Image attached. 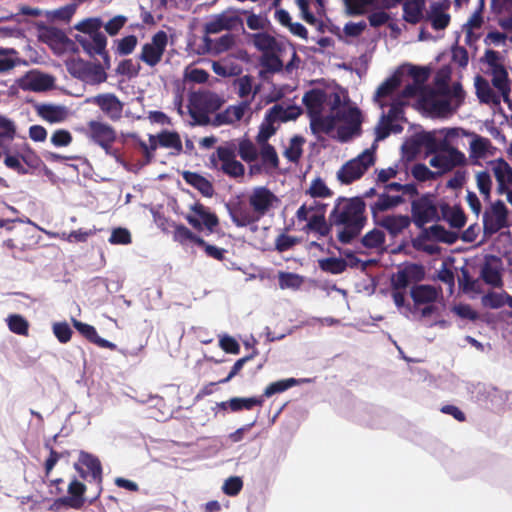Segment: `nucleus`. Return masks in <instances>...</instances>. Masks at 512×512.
Wrapping results in <instances>:
<instances>
[{
  "mask_svg": "<svg viewBox=\"0 0 512 512\" xmlns=\"http://www.w3.org/2000/svg\"><path fill=\"white\" fill-rule=\"evenodd\" d=\"M382 122H395L404 120L403 102L400 99H394L390 104V109L387 113L381 114Z\"/></svg>",
  "mask_w": 512,
  "mask_h": 512,
  "instance_id": "53",
  "label": "nucleus"
},
{
  "mask_svg": "<svg viewBox=\"0 0 512 512\" xmlns=\"http://www.w3.org/2000/svg\"><path fill=\"white\" fill-rule=\"evenodd\" d=\"M173 239L182 245L186 244L187 242H193L196 245L204 244V240L201 237L195 235L189 228H187L183 224H178L175 226Z\"/></svg>",
  "mask_w": 512,
  "mask_h": 512,
  "instance_id": "42",
  "label": "nucleus"
},
{
  "mask_svg": "<svg viewBox=\"0 0 512 512\" xmlns=\"http://www.w3.org/2000/svg\"><path fill=\"white\" fill-rule=\"evenodd\" d=\"M54 84V78L44 73H30L22 78L20 85L25 90L45 91Z\"/></svg>",
  "mask_w": 512,
  "mask_h": 512,
  "instance_id": "21",
  "label": "nucleus"
},
{
  "mask_svg": "<svg viewBox=\"0 0 512 512\" xmlns=\"http://www.w3.org/2000/svg\"><path fill=\"white\" fill-rule=\"evenodd\" d=\"M312 198H326L332 195L331 190L327 187L325 182L320 178H315L307 191Z\"/></svg>",
  "mask_w": 512,
  "mask_h": 512,
  "instance_id": "57",
  "label": "nucleus"
},
{
  "mask_svg": "<svg viewBox=\"0 0 512 512\" xmlns=\"http://www.w3.org/2000/svg\"><path fill=\"white\" fill-rule=\"evenodd\" d=\"M226 208L232 222L237 227H247L248 224H253V222H258L260 220L252 209L249 210L240 202L235 204L227 203Z\"/></svg>",
  "mask_w": 512,
  "mask_h": 512,
  "instance_id": "20",
  "label": "nucleus"
},
{
  "mask_svg": "<svg viewBox=\"0 0 512 512\" xmlns=\"http://www.w3.org/2000/svg\"><path fill=\"white\" fill-rule=\"evenodd\" d=\"M167 42L168 37L166 32L162 30L158 31L153 35L150 43L143 45L139 59L147 65L154 67L160 62L167 46Z\"/></svg>",
  "mask_w": 512,
  "mask_h": 512,
  "instance_id": "9",
  "label": "nucleus"
},
{
  "mask_svg": "<svg viewBox=\"0 0 512 512\" xmlns=\"http://www.w3.org/2000/svg\"><path fill=\"white\" fill-rule=\"evenodd\" d=\"M492 171L498 183H507L512 186V167L503 158L490 162Z\"/></svg>",
  "mask_w": 512,
  "mask_h": 512,
  "instance_id": "37",
  "label": "nucleus"
},
{
  "mask_svg": "<svg viewBox=\"0 0 512 512\" xmlns=\"http://www.w3.org/2000/svg\"><path fill=\"white\" fill-rule=\"evenodd\" d=\"M278 202V197L265 186L255 187L248 196V203L259 219L263 218Z\"/></svg>",
  "mask_w": 512,
  "mask_h": 512,
  "instance_id": "8",
  "label": "nucleus"
},
{
  "mask_svg": "<svg viewBox=\"0 0 512 512\" xmlns=\"http://www.w3.org/2000/svg\"><path fill=\"white\" fill-rule=\"evenodd\" d=\"M319 267L321 270L332 273L340 274L347 268V261L342 258L330 257L319 260Z\"/></svg>",
  "mask_w": 512,
  "mask_h": 512,
  "instance_id": "47",
  "label": "nucleus"
},
{
  "mask_svg": "<svg viewBox=\"0 0 512 512\" xmlns=\"http://www.w3.org/2000/svg\"><path fill=\"white\" fill-rule=\"evenodd\" d=\"M410 218L418 228H423L429 222L440 220L437 206L430 193H425L411 202Z\"/></svg>",
  "mask_w": 512,
  "mask_h": 512,
  "instance_id": "5",
  "label": "nucleus"
},
{
  "mask_svg": "<svg viewBox=\"0 0 512 512\" xmlns=\"http://www.w3.org/2000/svg\"><path fill=\"white\" fill-rule=\"evenodd\" d=\"M338 119L346 122V125L337 128L336 138L340 142H347L355 135L361 132V112L357 107H348L343 111H338Z\"/></svg>",
  "mask_w": 512,
  "mask_h": 512,
  "instance_id": "7",
  "label": "nucleus"
},
{
  "mask_svg": "<svg viewBox=\"0 0 512 512\" xmlns=\"http://www.w3.org/2000/svg\"><path fill=\"white\" fill-rule=\"evenodd\" d=\"M483 233L486 237H491L502 229L509 228V210L502 200H497L483 213Z\"/></svg>",
  "mask_w": 512,
  "mask_h": 512,
  "instance_id": "3",
  "label": "nucleus"
},
{
  "mask_svg": "<svg viewBox=\"0 0 512 512\" xmlns=\"http://www.w3.org/2000/svg\"><path fill=\"white\" fill-rule=\"evenodd\" d=\"M412 176L419 182L428 180H436L440 177V173L430 170L425 164L417 163L411 168Z\"/></svg>",
  "mask_w": 512,
  "mask_h": 512,
  "instance_id": "54",
  "label": "nucleus"
},
{
  "mask_svg": "<svg viewBox=\"0 0 512 512\" xmlns=\"http://www.w3.org/2000/svg\"><path fill=\"white\" fill-rule=\"evenodd\" d=\"M260 65L264 68V71L260 72L261 76L264 72L277 73L283 68L282 60L273 52L263 53L260 58Z\"/></svg>",
  "mask_w": 512,
  "mask_h": 512,
  "instance_id": "43",
  "label": "nucleus"
},
{
  "mask_svg": "<svg viewBox=\"0 0 512 512\" xmlns=\"http://www.w3.org/2000/svg\"><path fill=\"white\" fill-rule=\"evenodd\" d=\"M338 111L334 114L323 116L320 113H315L310 116V129L311 132L320 140V133L330 135L336 128L338 121Z\"/></svg>",
  "mask_w": 512,
  "mask_h": 512,
  "instance_id": "18",
  "label": "nucleus"
},
{
  "mask_svg": "<svg viewBox=\"0 0 512 512\" xmlns=\"http://www.w3.org/2000/svg\"><path fill=\"white\" fill-rule=\"evenodd\" d=\"M264 404V396L252 397H233L229 399L230 411L240 412L243 410H252L254 407H262Z\"/></svg>",
  "mask_w": 512,
  "mask_h": 512,
  "instance_id": "34",
  "label": "nucleus"
},
{
  "mask_svg": "<svg viewBox=\"0 0 512 512\" xmlns=\"http://www.w3.org/2000/svg\"><path fill=\"white\" fill-rule=\"evenodd\" d=\"M72 324L74 328L83 336L85 337L89 342L101 347V348H109V349H115L116 345L104 338H101L95 327L92 325H89L87 323H83L75 318L72 319Z\"/></svg>",
  "mask_w": 512,
  "mask_h": 512,
  "instance_id": "22",
  "label": "nucleus"
},
{
  "mask_svg": "<svg viewBox=\"0 0 512 512\" xmlns=\"http://www.w3.org/2000/svg\"><path fill=\"white\" fill-rule=\"evenodd\" d=\"M447 7L448 4L443 2H433L430 5L428 18L434 30H443L449 25L450 15L444 12Z\"/></svg>",
  "mask_w": 512,
  "mask_h": 512,
  "instance_id": "23",
  "label": "nucleus"
},
{
  "mask_svg": "<svg viewBox=\"0 0 512 512\" xmlns=\"http://www.w3.org/2000/svg\"><path fill=\"white\" fill-rule=\"evenodd\" d=\"M86 487L83 483L74 479L68 486L69 496H64L56 499L50 510L55 511L61 507H70L74 509H81L84 505V493Z\"/></svg>",
  "mask_w": 512,
  "mask_h": 512,
  "instance_id": "11",
  "label": "nucleus"
},
{
  "mask_svg": "<svg viewBox=\"0 0 512 512\" xmlns=\"http://www.w3.org/2000/svg\"><path fill=\"white\" fill-rule=\"evenodd\" d=\"M260 156L265 167L278 168L279 158L275 148L271 144H261Z\"/></svg>",
  "mask_w": 512,
  "mask_h": 512,
  "instance_id": "52",
  "label": "nucleus"
},
{
  "mask_svg": "<svg viewBox=\"0 0 512 512\" xmlns=\"http://www.w3.org/2000/svg\"><path fill=\"white\" fill-rule=\"evenodd\" d=\"M253 77L251 75H243L234 81V86L237 87V93L240 98H246L248 96H251V101L253 100L254 96L258 93L259 88L256 87L255 90H253Z\"/></svg>",
  "mask_w": 512,
  "mask_h": 512,
  "instance_id": "41",
  "label": "nucleus"
},
{
  "mask_svg": "<svg viewBox=\"0 0 512 512\" xmlns=\"http://www.w3.org/2000/svg\"><path fill=\"white\" fill-rule=\"evenodd\" d=\"M507 296L510 295L507 293L489 292L482 297V303L485 307L499 309L503 305H507Z\"/></svg>",
  "mask_w": 512,
  "mask_h": 512,
  "instance_id": "55",
  "label": "nucleus"
},
{
  "mask_svg": "<svg viewBox=\"0 0 512 512\" xmlns=\"http://www.w3.org/2000/svg\"><path fill=\"white\" fill-rule=\"evenodd\" d=\"M330 226L328 225L324 213L312 215L307 222V229L317 232L320 236H327L330 232Z\"/></svg>",
  "mask_w": 512,
  "mask_h": 512,
  "instance_id": "48",
  "label": "nucleus"
},
{
  "mask_svg": "<svg viewBox=\"0 0 512 512\" xmlns=\"http://www.w3.org/2000/svg\"><path fill=\"white\" fill-rule=\"evenodd\" d=\"M19 63L17 51L13 48H0V73L13 69Z\"/></svg>",
  "mask_w": 512,
  "mask_h": 512,
  "instance_id": "44",
  "label": "nucleus"
},
{
  "mask_svg": "<svg viewBox=\"0 0 512 512\" xmlns=\"http://www.w3.org/2000/svg\"><path fill=\"white\" fill-rule=\"evenodd\" d=\"M219 161L222 162L221 170L230 177H240L244 175V165L235 159V151L228 146H219L216 150Z\"/></svg>",
  "mask_w": 512,
  "mask_h": 512,
  "instance_id": "14",
  "label": "nucleus"
},
{
  "mask_svg": "<svg viewBox=\"0 0 512 512\" xmlns=\"http://www.w3.org/2000/svg\"><path fill=\"white\" fill-rule=\"evenodd\" d=\"M102 26H103L102 20L100 18L95 17V18H87V19L81 21L80 23L75 25V29L82 33L91 35V34L100 32V29L102 28Z\"/></svg>",
  "mask_w": 512,
  "mask_h": 512,
  "instance_id": "58",
  "label": "nucleus"
},
{
  "mask_svg": "<svg viewBox=\"0 0 512 512\" xmlns=\"http://www.w3.org/2000/svg\"><path fill=\"white\" fill-rule=\"evenodd\" d=\"M310 381H311L310 379H306V378L305 379L287 378V379L275 381V382L270 383L265 388L262 396H264V399L269 398L275 394L282 393V392L288 390L289 388H292L302 382L308 383Z\"/></svg>",
  "mask_w": 512,
  "mask_h": 512,
  "instance_id": "35",
  "label": "nucleus"
},
{
  "mask_svg": "<svg viewBox=\"0 0 512 512\" xmlns=\"http://www.w3.org/2000/svg\"><path fill=\"white\" fill-rule=\"evenodd\" d=\"M182 177L186 181V183L197 189L204 197L213 196V184L202 175L196 172L183 171Z\"/></svg>",
  "mask_w": 512,
  "mask_h": 512,
  "instance_id": "24",
  "label": "nucleus"
},
{
  "mask_svg": "<svg viewBox=\"0 0 512 512\" xmlns=\"http://www.w3.org/2000/svg\"><path fill=\"white\" fill-rule=\"evenodd\" d=\"M300 114V111L293 106H289L287 108L283 107L280 104H275L270 109L267 110L265 117L266 120L270 122H287L290 120H295Z\"/></svg>",
  "mask_w": 512,
  "mask_h": 512,
  "instance_id": "26",
  "label": "nucleus"
},
{
  "mask_svg": "<svg viewBox=\"0 0 512 512\" xmlns=\"http://www.w3.org/2000/svg\"><path fill=\"white\" fill-rule=\"evenodd\" d=\"M78 460L80 465L88 469L92 479L100 484L102 482V465L98 457L91 453L80 451Z\"/></svg>",
  "mask_w": 512,
  "mask_h": 512,
  "instance_id": "30",
  "label": "nucleus"
},
{
  "mask_svg": "<svg viewBox=\"0 0 512 512\" xmlns=\"http://www.w3.org/2000/svg\"><path fill=\"white\" fill-rule=\"evenodd\" d=\"M251 100H243L237 105L228 106L223 112L216 114L213 124L221 126L240 121L250 107Z\"/></svg>",
  "mask_w": 512,
  "mask_h": 512,
  "instance_id": "17",
  "label": "nucleus"
},
{
  "mask_svg": "<svg viewBox=\"0 0 512 512\" xmlns=\"http://www.w3.org/2000/svg\"><path fill=\"white\" fill-rule=\"evenodd\" d=\"M76 11L74 4H68L58 9L47 11L46 16L50 20L69 21Z\"/></svg>",
  "mask_w": 512,
  "mask_h": 512,
  "instance_id": "59",
  "label": "nucleus"
},
{
  "mask_svg": "<svg viewBox=\"0 0 512 512\" xmlns=\"http://www.w3.org/2000/svg\"><path fill=\"white\" fill-rule=\"evenodd\" d=\"M424 0H407L403 3V19L410 23H418L423 16Z\"/></svg>",
  "mask_w": 512,
  "mask_h": 512,
  "instance_id": "33",
  "label": "nucleus"
},
{
  "mask_svg": "<svg viewBox=\"0 0 512 512\" xmlns=\"http://www.w3.org/2000/svg\"><path fill=\"white\" fill-rule=\"evenodd\" d=\"M7 324L10 329L15 334L18 335H26L28 332V322L24 317L18 314L10 315L7 318Z\"/></svg>",
  "mask_w": 512,
  "mask_h": 512,
  "instance_id": "60",
  "label": "nucleus"
},
{
  "mask_svg": "<svg viewBox=\"0 0 512 512\" xmlns=\"http://www.w3.org/2000/svg\"><path fill=\"white\" fill-rule=\"evenodd\" d=\"M374 222L384 228L392 237H396L410 226L411 218L408 215L394 214L386 215L381 219L374 220Z\"/></svg>",
  "mask_w": 512,
  "mask_h": 512,
  "instance_id": "19",
  "label": "nucleus"
},
{
  "mask_svg": "<svg viewBox=\"0 0 512 512\" xmlns=\"http://www.w3.org/2000/svg\"><path fill=\"white\" fill-rule=\"evenodd\" d=\"M366 204L361 196L350 199L339 197L329 215L331 225L342 226L338 240L343 244L351 243L358 237L366 224Z\"/></svg>",
  "mask_w": 512,
  "mask_h": 512,
  "instance_id": "1",
  "label": "nucleus"
},
{
  "mask_svg": "<svg viewBox=\"0 0 512 512\" xmlns=\"http://www.w3.org/2000/svg\"><path fill=\"white\" fill-rule=\"evenodd\" d=\"M327 101V93L321 89H312L303 96V103L306 106L309 116L320 113Z\"/></svg>",
  "mask_w": 512,
  "mask_h": 512,
  "instance_id": "29",
  "label": "nucleus"
},
{
  "mask_svg": "<svg viewBox=\"0 0 512 512\" xmlns=\"http://www.w3.org/2000/svg\"><path fill=\"white\" fill-rule=\"evenodd\" d=\"M424 277L425 270L421 264L405 263L396 273L391 275V287L393 290H406L411 283L420 282Z\"/></svg>",
  "mask_w": 512,
  "mask_h": 512,
  "instance_id": "6",
  "label": "nucleus"
},
{
  "mask_svg": "<svg viewBox=\"0 0 512 512\" xmlns=\"http://www.w3.org/2000/svg\"><path fill=\"white\" fill-rule=\"evenodd\" d=\"M239 156L245 162H253L258 157V151L250 140H243L239 144Z\"/></svg>",
  "mask_w": 512,
  "mask_h": 512,
  "instance_id": "62",
  "label": "nucleus"
},
{
  "mask_svg": "<svg viewBox=\"0 0 512 512\" xmlns=\"http://www.w3.org/2000/svg\"><path fill=\"white\" fill-rule=\"evenodd\" d=\"M191 210L198 216L203 226L210 232H213L219 221L214 213H211L204 205L195 203L191 206Z\"/></svg>",
  "mask_w": 512,
  "mask_h": 512,
  "instance_id": "38",
  "label": "nucleus"
},
{
  "mask_svg": "<svg viewBox=\"0 0 512 512\" xmlns=\"http://www.w3.org/2000/svg\"><path fill=\"white\" fill-rule=\"evenodd\" d=\"M87 136L100 147L106 146V143H114L117 137L110 125L95 120L88 123Z\"/></svg>",
  "mask_w": 512,
  "mask_h": 512,
  "instance_id": "16",
  "label": "nucleus"
},
{
  "mask_svg": "<svg viewBox=\"0 0 512 512\" xmlns=\"http://www.w3.org/2000/svg\"><path fill=\"white\" fill-rule=\"evenodd\" d=\"M23 143H15L7 145L0 149V158L4 156V165L19 175H27L30 173L29 168L22 163Z\"/></svg>",
  "mask_w": 512,
  "mask_h": 512,
  "instance_id": "13",
  "label": "nucleus"
},
{
  "mask_svg": "<svg viewBox=\"0 0 512 512\" xmlns=\"http://www.w3.org/2000/svg\"><path fill=\"white\" fill-rule=\"evenodd\" d=\"M501 271V258L496 255H486L480 271L482 280L493 287H500L502 285Z\"/></svg>",
  "mask_w": 512,
  "mask_h": 512,
  "instance_id": "15",
  "label": "nucleus"
},
{
  "mask_svg": "<svg viewBox=\"0 0 512 512\" xmlns=\"http://www.w3.org/2000/svg\"><path fill=\"white\" fill-rule=\"evenodd\" d=\"M473 139L470 143V156L475 158H482L486 155L491 142L488 138L482 137L477 134H472Z\"/></svg>",
  "mask_w": 512,
  "mask_h": 512,
  "instance_id": "46",
  "label": "nucleus"
},
{
  "mask_svg": "<svg viewBox=\"0 0 512 512\" xmlns=\"http://www.w3.org/2000/svg\"><path fill=\"white\" fill-rule=\"evenodd\" d=\"M238 13L247 14V10L229 9L221 14L216 15L210 22L205 25V31L208 34H216L223 30H231L238 25H242L243 21Z\"/></svg>",
  "mask_w": 512,
  "mask_h": 512,
  "instance_id": "10",
  "label": "nucleus"
},
{
  "mask_svg": "<svg viewBox=\"0 0 512 512\" xmlns=\"http://www.w3.org/2000/svg\"><path fill=\"white\" fill-rule=\"evenodd\" d=\"M361 243L369 249L381 247L385 243V234L382 230L374 228L362 237Z\"/></svg>",
  "mask_w": 512,
  "mask_h": 512,
  "instance_id": "51",
  "label": "nucleus"
},
{
  "mask_svg": "<svg viewBox=\"0 0 512 512\" xmlns=\"http://www.w3.org/2000/svg\"><path fill=\"white\" fill-rule=\"evenodd\" d=\"M303 279L301 276L290 272L279 273V286L281 289H298L302 285Z\"/></svg>",
  "mask_w": 512,
  "mask_h": 512,
  "instance_id": "56",
  "label": "nucleus"
},
{
  "mask_svg": "<svg viewBox=\"0 0 512 512\" xmlns=\"http://www.w3.org/2000/svg\"><path fill=\"white\" fill-rule=\"evenodd\" d=\"M442 217L452 228L461 229L466 224V215L461 207H450L444 204L441 207Z\"/></svg>",
  "mask_w": 512,
  "mask_h": 512,
  "instance_id": "32",
  "label": "nucleus"
},
{
  "mask_svg": "<svg viewBox=\"0 0 512 512\" xmlns=\"http://www.w3.org/2000/svg\"><path fill=\"white\" fill-rule=\"evenodd\" d=\"M430 166L438 169L436 173H440V177L452 171L458 166L466 164V157L463 152L451 146L447 141H441L440 151L429 161Z\"/></svg>",
  "mask_w": 512,
  "mask_h": 512,
  "instance_id": "4",
  "label": "nucleus"
},
{
  "mask_svg": "<svg viewBox=\"0 0 512 512\" xmlns=\"http://www.w3.org/2000/svg\"><path fill=\"white\" fill-rule=\"evenodd\" d=\"M254 46L263 53L273 52L278 48L276 39L266 32H259L252 35Z\"/></svg>",
  "mask_w": 512,
  "mask_h": 512,
  "instance_id": "40",
  "label": "nucleus"
},
{
  "mask_svg": "<svg viewBox=\"0 0 512 512\" xmlns=\"http://www.w3.org/2000/svg\"><path fill=\"white\" fill-rule=\"evenodd\" d=\"M411 298L415 304H426L436 301L437 290L431 285H415L410 290Z\"/></svg>",
  "mask_w": 512,
  "mask_h": 512,
  "instance_id": "31",
  "label": "nucleus"
},
{
  "mask_svg": "<svg viewBox=\"0 0 512 512\" xmlns=\"http://www.w3.org/2000/svg\"><path fill=\"white\" fill-rule=\"evenodd\" d=\"M401 78L398 73H395L388 77L376 90L374 95V101L379 105L381 109L386 106V103L382 102L381 99L391 96L394 91L400 86Z\"/></svg>",
  "mask_w": 512,
  "mask_h": 512,
  "instance_id": "27",
  "label": "nucleus"
},
{
  "mask_svg": "<svg viewBox=\"0 0 512 512\" xmlns=\"http://www.w3.org/2000/svg\"><path fill=\"white\" fill-rule=\"evenodd\" d=\"M87 102L97 105L113 121L120 119L122 116L123 104L113 93L98 94L88 98Z\"/></svg>",
  "mask_w": 512,
  "mask_h": 512,
  "instance_id": "12",
  "label": "nucleus"
},
{
  "mask_svg": "<svg viewBox=\"0 0 512 512\" xmlns=\"http://www.w3.org/2000/svg\"><path fill=\"white\" fill-rule=\"evenodd\" d=\"M16 136V125L14 121L0 114V149L14 143Z\"/></svg>",
  "mask_w": 512,
  "mask_h": 512,
  "instance_id": "36",
  "label": "nucleus"
},
{
  "mask_svg": "<svg viewBox=\"0 0 512 512\" xmlns=\"http://www.w3.org/2000/svg\"><path fill=\"white\" fill-rule=\"evenodd\" d=\"M429 232L432 239L440 242L452 244L456 240V236L453 233L447 231L442 225L435 224L430 226Z\"/></svg>",
  "mask_w": 512,
  "mask_h": 512,
  "instance_id": "61",
  "label": "nucleus"
},
{
  "mask_svg": "<svg viewBox=\"0 0 512 512\" xmlns=\"http://www.w3.org/2000/svg\"><path fill=\"white\" fill-rule=\"evenodd\" d=\"M276 130L277 129L274 126V122H270L266 120V117H264V120L259 127L258 135L256 137L257 143L259 145L269 144L268 140L276 133Z\"/></svg>",
  "mask_w": 512,
  "mask_h": 512,
  "instance_id": "63",
  "label": "nucleus"
},
{
  "mask_svg": "<svg viewBox=\"0 0 512 512\" xmlns=\"http://www.w3.org/2000/svg\"><path fill=\"white\" fill-rule=\"evenodd\" d=\"M475 88L477 97L481 103L492 104L494 106L500 105V97L492 90L488 81L480 75L475 78Z\"/></svg>",
  "mask_w": 512,
  "mask_h": 512,
  "instance_id": "25",
  "label": "nucleus"
},
{
  "mask_svg": "<svg viewBox=\"0 0 512 512\" xmlns=\"http://www.w3.org/2000/svg\"><path fill=\"white\" fill-rule=\"evenodd\" d=\"M416 144L424 146L428 153H437L440 151L441 141H438L434 132H423L417 135Z\"/></svg>",
  "mask_w": 512,
  "mask_h": 512,
  "instance_id": "49",
  "label": "nucleus"
},
{
  "mask_svg": "<svg viewBox=\"0 0 512 512\" xmlns=\"http://www.w3.org/2000/svg\"><path fill=\"white\" fill-rule=\"evenodd\" d=\"M304 142L305 139L302 136H293L290 140V147L284 152L285 157L293 163L298 162L303 153L302 145Z\"/></svg>",
  "mask_w": 512,
  "mask_h": 512,
  "instance_id": "50",
  "label": "nucleus"
},
{
  "mask_svg": "<svg viewBox=\"0 0 512 512\" xmlns=\"http://www.w3.org/2000/svg\"><path fill=\"white\" fill-rule=\"evenodd\" d=\"M224 100L216 93H206L201 97V104L210 112L217 111L223 105Z\"/></svg>",
  "mask_w": 512,
  "mask_h": 512,
  "instance_id": "64",
  "label": "nucleus"
},
{
  "mask_svg": "<svg viewBox=\"0 0 512 512\" xmlns=\"http://www.w3.org/2000/svg\"><path fill=\"white\" fill-rule=\"evenodd\" d=\"M38 114L50 123L61 122L65 118V108L51 104H44L38 108Z\"/></svg>",
  "mask_w": 512,
  "mask_h": 512,
  "instance_id": "39",
  "label": "nucleus"
},
{
  "mask_svg": "<svg viewBox=\"0 0 512 512\" xmlns=\"http://www.w3.org/2000/svg\"><path fill=\"white\" fill-rule=\"evenodd\" d=\"M40 39L49 45H62L69 41V38L61 29L41 24L38 26Z\"/></svg>",
  "mask_w": 512,
  "mask_h": 512,
  "instance_id": "28",
  "label": "nucleus"
},
{
  "mask_svg": "<svg viewBox=\"0 0 512 512\" xmlns=\"http://www.w3.org/2000/svg\"><path fill=\"white\" fill-rule=\"evenodd\" d=\"M375 163V148L365 149L357 157L346 162L337 172V179L342 184H350L360 179Z\"/></svg>",
  "mask_w": 512,
  "mask_h": 512,
  "instance_id": "2",
  "label": "nucleus"
},
{
  "mask_svg": "<svg viewBox=\"0 0 512 512\" xmlns=\"http://www.w3.org/2000/svg\"><path fill=\"white\" fill-rule=\"evenodd\" d=\"M158 144L161 147L173 148L178 153L182 151V143L178 133L162 131L157 135Z\"/></svg>",
  "mask_w": 512,
  "mask_h": 512,
  "instance_id": "45",
  "label": "nucleus"
}]
</instances>
